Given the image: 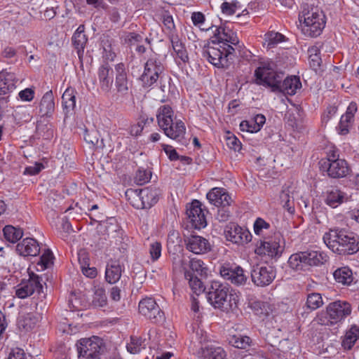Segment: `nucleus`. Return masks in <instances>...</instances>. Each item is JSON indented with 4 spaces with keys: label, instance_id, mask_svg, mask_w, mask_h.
Listing matches in <instances>:
<instances>
[{
    "label": "nucleus",
    "instance_id": "20",
    "mask_svg": "<svg viewBox=\"0 0 359 359\" xmlns=\"http://www.w3.org/2000/svg\"><path fill=\"white\" fill-rule=\"evenodd\" d=\"M321 168L326 170L330 177L332 178H340L346 176L349 168L345 160H337V161H323Z\"/></svg>",
    "mask_w": 359,
    "mask_h": 359
},
{
    "label": "nucleus",
    "instance_id": "13",
    "mask_svg": "<svg viewBox=\"0 0 359 359\" xmlns=\"http://www.w3.org/2000/svg\"><path fill=\"white\" fill-rule=\"evenodd\" d=\"M326 311L331 324H334L349 316L351 313V307L347 302L335 301L329 304Z\"/></svg>",
    "mask_w": 359,
    "mask_h": 359
},
{
    "label": "nucleus",
    "instance_id": "40",
    "mask_svg": "<svg viewBox=\"0 0 359 359\" xmlns=\"http://www.w3.org/2000/svg\"><path fill=\"white\" fill-rule=\"evenodd\" d=\"M189 267L193 272H196L201 276L206 277L208 272V268L201 259L193 258L189 260Z\"/></svg>",
    "mask_w": 359,
    "mask_h": 359
},
{
    "label": "nucleus",
    "instance_id": "51",
    "mask_svg": "<svg viewBox=\"0 0 359 359\" xmlns=\"http://www.w3.org/2000/svg\"><path fill=\"white\" fill-rule=\"evenodd\" d=\"M161 243L159 242L156 241L151 243L149 247V254L153 262L158 260L161 257Z\"/></svg>",
    "mask_w": 359,
    "mask_h": 359
},
{
    "label": "nucleus",
    "instance_id": "23",
    "mask_svg": "<svg viewBox=\"0 0 359 359\" xmlns=\"http://www.w3.org/2000/svg\"><path fill=\"white\" fill-rule=\"evenodd\" d=\"M16 252L21 256L38 255L40 252V247L36 240L32 238H26L16 245Z\"/></svg>",
    "mask_w": 359,
    "mask_h": 359
},
{
    "label": "nucleus",
    "instance_id": "8",
    "mask_svg": "<svg viewBox=\"0 0 359 359\" xmlns=\"http://www.w3.org/2000/svg\"><path fill=\"white\" fill-rule=\"evenodd\" d=\"M163 70L164 67L156 56H151L149 58L144 65V72L140 77L143 86L149 88L156 83Z\"/></svg>",
    "mask_w": 359,
    "mask_h": 359
},
{
    "label": "nucleus",
    "instance_id": "30",
    "mask_svg": "<svg viewBox=\"0 0 359 359\" xmlns=\"http://www.w3.org/2000/svg\"><path fill=\"white\" fill-rule=\"evenodd\" d=\"M39 322V317L33 313H27L20 316L18 320L20 329L29 331L33 329Z\"/></svg>",
    "mask_w": 359,
    "mask_h": 359
},
{
    "label": "nucleus",
    "instance_id": "39",
    "mask_svg": "<svg viewBox=\"0 0 359 359\" xmlns=\"http://www.w3.org/2000/svg\"><path fill=\"white\" fill-rule=\"evenodd\" d=\"M285 40V36L283 34L274 31L269 32L264 35V44L266 45L268 49L276 47Z\"/></svg>",
    "mask_w": 359,
    "mask_h": 359
},
{
    "label": "nucleus",
    "instance_id": "5",
    "mask_svg": "<svg viewBox=\"0 0 359 359\" xmlns=\"http://www.w3.org/2000/svg\"><path fill=\"white\" fill-rule=\"evenodd\" d=\"M299 20L302 22V31L306 36H319L325 26L323 12L318 6L309 3L302 5Z\"/></svg>",
    "mask_w": 359,
    "mask_h": 359
},
{
    "label": "nucleus",
    "instance_id": "21",
    "mask_svg": "<svg viewBox=\"0 0 359 359\" xmlns=\"http://www.w3.org/2000/svg\"><path fill=\"white\" fill-rule=\"evenodd\" d=\"M255 252L266 259L279 257L282 253L281 247L276 241H261L255 250Z\"/></svg>",
    "mask_w": 359,
    "mask_h": 359
},
{
    "label": "nucleus",
    "instance_id": "12",
    "mask_svg": "<svg viewBox=\"0 0 359 359\" xmlns=\"http://www.w3.org/2000/svg\"><path fill=\"white\" fill-rule=\"evenodd\" d=\"M224 233L226 240L233 243L243 244L251 241L250 233L246 229L233 222H231L225 226Z\"/></svg>",
    "mask_w": 359,
    "mask_h": 359
},
{
    "label": "nucleus",
    "instance_id": "29",
    "mask_svg": "<svg viewBox=\"0 0 359 359\" xmlns=\"http://www.w3.org/2000/svg\"><path fill=\"white\" fill-rule=\"evenodd\" d=\"M76 92L73 88H67L62 96V107L65 113V118L72 114L76 106Z\"/></svg>",
    "mask_w": 359,
    "mask_h": 359
},
{
    "label": "nucleus",
    "instance_id": "3",
    "mask_svg": "<svg viewBox=\"0 0 359 359\" xmlns=\"http://www.w3.org/2000/svg\"><path fill=\"white\" fill-rule=\"evenodd\" d=\"M208 302L215 309L228 313L238 306L239 297L229 285L212 281L207 294Z\"/></svg>",
    "mask_w": 359,
    "mask_h": 359
},
{
    "label": "nucleus",
    "instance_id": "33",
    "mask_svg": "<svg viewBox=\"0 0 359 359\" xmlns=\"http://www.w3.org/2000/svg\"><path fill=\"white\" fill-rule=\"evenodd\" d=\"M172 270L175 273L184 274L186 276V273H191L188 270L189 266V261L185 259L183 255H174L172 258Z\"/></svg>",
    "mask_w": 359,
    "mask_h": 359
},
{
    "label": "nucleus",
    "instance_id": "25",
    "mask_svg": "<svg viewBox=\"0 0 359 359\" xmlns=\"http://www.w3.org/2000/svg\"><path fill=\"white\" fill-rule=\"evenodd\" d=\"M348 199L347 194L337 188L332 187L327 190L325 193V202L327 205L333 208L347 201Z\"/></svg>",
    "mask_w": 359,
    "mask_h": 359
},
{
    "label": "nucleus",
    "instance_id": "58",
    "mask_svg": "<svg viewBox=\"0 0 359 359\" xmlns=\"http://www.w3.org/2000/svg\"><path fill=\"white\" fill-rule=\"evenodd\" d=\"M162 147L170 161H176L180 159V156L172 146L163 144Z\"/></svg>",
    "mask_w": 359,
    "mask_h": 359
},
{
    "label": "nucleus",
    "instance_id": "26",
    "mask_svg": "<svg viewBox=\"0 0 359 359\" xmlns=\"http://www.w3.org/2000/svg\"><path fill=\"white\" fill-rule=\"evenodd\" d=\"M55 110V102L53 95L51 90L46 93L42 97L40 104L39 113L41 117H50Z\"/></svg>",
    "mask_w": 359,
    "mask_h": 359
},
{
    "label": "nucleus",
    "instance_id": "11",
    "mask_svg": "<svg viewBox=\"0 0 359 359\" xmlns=\"http://www.w3.org/2000/svg\"><path fill=\"white\" fill-rule=\"evenodd\" d=\"M276 271L271 266H256L251 271L252 281L259 287H264L272 283Z\"/></svg>",
    "mask_w": 359,
    "mask_h": 359
},
{
    "label": "nucleus",
    "instance_id": "62",
    "mask_svg": "<svg viewBox=\"0 0 359 359\" xmlns=\"http://www.w3.org/2000/svg\"><path fill=\"white\" fill-rule=\"evenodd\" d=\"M252 123L253 121L252 119L250 121H243L240 124V129L242 131H246L250 133L258 132V130Z\"/></svg>",
    "mask_w": 359,
    "mask_h": 359
},
{
    "label": "nucleus",
    "instance_id": "50",
    "mask_svg": "<svg viewBox=\"0 0 359 359\" xmlns=\"http://www.w3.org/2000/svg\"><path fill=\"white\" fill-rule=\"evenodd\" d=\"M238 7V2L237 1H232L231 3L225 1L222 4L221 10L224 14L232 15L236 13Z\"/></svg>",
    "mask_w": 359,
    "mask_h": 359
},
{
    "label": "nucleus",
    "instance_id": "64",
    "mask_svg": "<svg viewBox=\"0 0 359 359\" xmlns=\"http://www.w3.org/2000/svg\"><path fill=\"white\" fill-rule=\"evenodd\" d=\"M191 20L194 25L200 27L205 21V15L201 12H194Z\"/></svg>",
    "mask_w": 359,
    "mask_h": 359
},
{
    "label": "nucleus",
    "instance_id": "57",
    "mask_svg": "<svg viewBox=\"0 0 359 359\" xmlns=\"http://www.w3.org/2000/svg\"><path fill=\"white\" fill-rule=\"evenodd\" d=\"M162 20L164 26L169 31V32L175 31V25L172 15L168 13H165L162 16Z\"/></svg>",
    "mask_w": 359,
    "mask_h": 359
},
{
    "label": "nucleus",
    "instance_id": "4",
    "mask_svg": "<svg viewBox=\"0 0 359 359\" xmlns=\"http://www.w3.org/2000/svg\"><path fill=\"white\" fill-rule=\"evenodd\" d=\"M172 116L173 111L170 106H161L156 114L158 124L168 137L177 141L182 146H187L189 139L185 137L184 123L181 120L174 121Z\"/></svg>",
    "mask_w": 359,
    "mask_h": 359
},
{
    "label": "nucleus",
    "instance_id": "44",
    "mask_svg": "<svg viewBox=\"0 0 359 359\" xmlns=\"http://www.w3.org/2000/svg\"><path fill=\"white\" fill-rule=\"evenodd\" d=\"M126 348L132 354L139 353L142 348H144L142 338L132 336L130 343L126 346Z\"/></svg>",
    "mask_w": 359,
    "mask_h": 359
},
{
    "label": "nucleus",
    "instance_id": "28",
    "mask_svg": "<svg viewBox=\"0 0 359 359\" xmlns=\"http://www.w3.org/2000/svg\"><path fill=\"white\" fill-rule=\"evenodd\" d=\"M359 339V326L352 325L341 339V346L344 350H351Z\"/></svg>",
    "mask_w": 359,
    "mask_h": 359
},
{
    "label": "nucleus",
    "instance_id": "9",
    "mask_svg": "<svg viewBox=\"0 0 359 359\" xmlns=\"http://www.w3.org/2000/svg\"><path fill=\"white\" fill-rule=\"evenodd\" d=\"M219 274L226 280L236 286L245 285L248 277L243 269L232 263H224L219 267Z\"/></svg>",
    "mask_w": 359,
    "mask_h": 359
},
{
    "label": "nucleus",
    "instance_id": "37",
    "mask_svg": "<svg viewBox=\"0 0 359 359\" xmlns=\"http://www.w3.org/2000/svg\"><path fill=\"white\" fill-rule=\"evenodd\" d=\"M229 342L235 348L245 349L251 346L252 339L248 336L238 334L230 335Z\"/></svg>",
    "mask_w": 359,
    "mask_h": 359
},
{
    "label": "nucleus",
    "instance_id": "63",
    "mask_svg": "<svg viewBox=\"0 0 359 359\" xmlns=\"http://www.w3.org/2000/svg\"><path fill=\"white\" fill-rule=\"evenodd\" d=\"M78 260L79 264L81 265V269H83L86 266H88L90 265L89 258L88 254L85 250H80L78 253Z\"/></svg>",
    "mask_w": 359,
    "mask_h": 359
},
{
    "label": "nucleus",
    "instance_id": "27",
    "mask_svg": "<svg viewBox=\"0 0 359 359\" xmlns=\"http://www.w3.org/2000/svg\"><path fill=\"white\" fill-rule=\"evenodd\" d=\"M17 81L13 73L0 72V95H6L15 89Z\"/></svg>",
    "mask_w": 359,
    "mask_h": 359
},
{
    "label": "nucleus",
    "instance_id": "61",
    "mask_svg": "<svg viewBox=\"0 0 359 359\" xmlns=\"http://www.w3.org/2000/svg\"><path fill=\"white\" fill-rule=\"evenodd\" d=\"M228 147L234 151H239L241 149V144L239 140L234 135L227 137L226 140Z\"/></svg>",
    "mask_w": 359,
    "mask_h": 359
},
{
    "label": "nucleus",
    "instance_id": "55",
    "mask_svg": "<svg viewBox=\"0 0 359 359\" xmlns=\"http://www.w3.org/2000/svg\"><path fill=\"white\" fill-rule=\"evenodd\" d=\"M44 165L41 163H35L34 165L28 166L24 171L25 175H36L39 174L43 169Z\"/></svg>",
    "mask_w": 359,
    "mask_h": 359
},
{
    "label": "nucleus",
    "instance_id": "10",
    "mask_svg": "<svg viewBox=\"0 0 359 359\" xmlns=\"http://www.w3.org/2000/svg\"><path fill=\"white\" fill-rule=\"evenodd\" d=\"M139 312L154 323L164 319V313L153 298H145L139 303Z\"/></svg>",
    "mask_w": 359,
    "mask_h": 359
},
{
    "label": "nucleus",
    "instance_id": "41",
    "mask_svg": "<svg viewBox=\"0 0 359 359\" xmlns=\"http://www.w3.org/2000/svg\"><path fill=\"white\" fill-rule=\"evenodd\" d=\"M184 278L189 281V286L194 293L199 294L201 292L204 291V287L202 281L191 272L186 273V276Z\"/></svg>",
    "mask_w": 359,
    "mask_h": 359
},
{
    "label": "nucleus",
    "instance_id": "2",
    "mask_svg": "<svg viewBox=\"0 0 359 359\" xmlns=\"http://www.w3.org/2000/svg\"><path fill=\"white\" fill-rule=\"evenodd\" d=\"M324 243L333 252L353 255L359 251V236L344 229H330L323 236Z\"/></svg>",
    "mask_w": 359,
    "mask_h": 359
},
{
    "label": "nucleus",
    "instance_id": "14",
    "mask_svg": "<svg viewBox=\"0 0 359 359\" xmlns=\"http://www.w3.org/2000/svg\"><path fill=\"white\" fill-rule=\"evenodd\" d=\"M43 286L41 278L33 274L27 280H23L15 287V296L20 299H25L31 296L35 291L40 292Z\"/></svg>",
    "mask_w": 359,
    "mask_h": 359
},
{
    "label": "nucleus",
    "instance_id": "31",
    "mask_svg": "<svg viewBox=\"0 0 359 359\" xmlns=\"http://www.w3.org/2000/svg\"><path fill=\"white\" fill-rule=\"evenodd\" d=\"M122 273L121 266L117 262H111L107 264L105 278L109 283H116L121 278Z\"/></svg>",
    "mask_w": 359,
    "mask_h": 359
},
{
    "label": "nucleus",
    "instance_id": "46",
    "mask_svg": "<svg viewBox=\"0 0 359 359\" xmlns=\"http://www.w3.org/2000/svg\"><path fill=\"white\" fill-rule=\"evenodd\" d=\"M323 304V299L319 293H311L307 297L306 306L311 310H316Z\"/></svg>",
    "mask_w": 359,
    "mask_h": 359
},
{
    "label": "nucleus",
    "instance_id": "48",
    "mask_svg": "<svg viewBox=\"0 0 359 359\" xmlns=\"http://www.w3.org/2000/svg\"><path fill=\"white\" fill-rule=\"evenodd\" d=\"M230 205H222L219 206L216 219L220 222H224L229 220L231 215V211L230 210Z\"/></svg>",
    "mask_w": 359,
    "mask_h": 359
},
{
    "label": "nucleus",
    "instance_id": "59",
    "mask_svg": "<svg viewBox=\"0 0 359 359\" xmlns=\"http://www.w3.org/2000/svg\"><path fill=\"white\" fill-rule=\"evenodd\" d=\"M18 95L22 101L30 102L34 99V90L32 88H27L21 90Z\"/></svg>",
    "mask_w": 359,
    "mask_h": 359
},
{
    "label": "nucleus",
    "instance_id": "42",
    "mask_svg": "<svg viewBox=\"0 0 359 359\" xmlns=\"http://www.w3.org/2000/svg\"><path fill=\"white\" fill-rule=\"evenodd\" d=\"M309 65L316 72L320 67L322 60L320 56V50L318 47L313 46L309 49Z\"/></svg>",
    "mask_w": 359,
    "mask_h": 359
},
{
    "label": "nucleus",
    "instance_id": "24",
    "mask_svg": "<svg viewBox=\"0 0 359 359\" xmlns=\"http://www.w3.org/2000/svg\"><path fill=\"white\" fill-rule=\"evenodd\" d=\"M207 199L215 206L230 205L232 200L225 189L215 187L207 194Z\"/></svg>",
    "mask_w": 359,
    "mask_h": 359
},
{
    "label": "nucleus",
    "instance_id": "56",
    "mask_svg": "<svg viewBox=\"0 0 359 359\" xmlns=\"http://www.w3.org/2000/svg\"><path fill=\"white\" fill-rule=\"evenodd\" d=\"M142 36L140 34L134 32L128 34L125 38L126 43L129 46H136L138 43L142 41Z\"/></svg>",
    "mask_w": 359,
    "mask_h": 359
},
{
    "label": "nucleus",
    "instance_id": "32",
    "mask_svg": "<svg viewBox=\"0 0 359 359\" xmlns=\"http://www.w3.org/2000/svg\"><path fill=\"white\" fill-rule=\"evenodd\" d=\"M139 193L142 194L144 209L150 208L156 204L158 200L159 192L156 189L145 188L140 189Z\"/></svg>",
    "mask_w": 359,
    "mask_h": 359
},
{
    "label": "nucleus",
    "instance_id": "16",
    "mask_svg": "<svg viewBox=\"0 0 359 359\" xmlns=\"http://www.w3.org/2000/svg\"><path fill=\"white\" fill-rule=\"evenodd\" d=\"M222 46L208 44L203 50V55L210 63L217 67H226L228 66V59L224 56Z\"/></svg>",
    "mask_w": 359,
    "mask_h": 359
},
{
    "label": "nucleus",
    "instance_id": "38",
    "mask_svg": "<svg viewBox=\"0 0 359 359\" xmlns=\"http://www.w3.org/2000/svg\"><path fill=\"white\" fill-rule=\"evenodd\" d=\"M3 232L5 239L13 243L18 242L23 236V231L20 228H16L11 225H6L4 228Z\"/></svg>",
    "mask_w": 359,
    "mask_h": 359
},
{
    "label": "nucleus",
    "instance_id": "49",
    "mask_svg": "<svg viewBox=\"0 0 359 359\" xmlns=\"http://www.w3.org/2000/svg\"><path fill=\"white\" fill-rule=\"evenodd\" d=\"M353 121L350 119H344V116H341L339 125L337 126V130L339 134L344 135L349 133V129L353 124Z\"/></svg>",
    "mask_w": 359,
    "mask_h": 359
},
{
    "label": "nucleus",
    "instance_id": "17",
    "mask_svg": "<svg viewBox=\"0 0 359 359\" xmlns=\"http://www.w3.org/2000/svg\"><path fill=\"white\" fill-rule=\"evenodd\" d=\"M187 215L192 227L196 229L204 228L207 225L205 214L201 208V203L194 200L187 209Z\"/></svg>",
    "mask_w": 359,
    "mask_h": 359
},
{
    "label": "nucleus",
    "instance_id": "22",
    "mask_svg": "<svg viewBox=\"0 0 359 359\" xmlns=\"http://www.w3.org/2000/svg\"><path fill=\"white\" fill-rule=\"evenodd\" d=\"M113 69L108 63L102 64L98 69L97 76L102 91L107 93L113 83Z\"/></svg>",
    "mask_w": 359,
    "mask_h": 359
},
{
    "label": "nucleus",
    "instance_id": "1",
    "mask_svg": "<svg viewBox=\"0 0 359 359\" xmlns=\"http://www.w3.org/2000/svg\"><path fill=\"white\" fill-rule=\"evenodd\" d=\"M257 83L270 87L273 92L293 95L302 87L298 76H291L283 80V74L276 72L269 64H264L255 72Z\"/></svg>",
    "mask_w": 359,
    "mask_h": 359
},
{
    "label": "nucleus",
    "instance_id": "53",
    "mask_svg": "<svg viewBox=\"0 0 359 359\" xmlns=\"http://www.w3.org/2000/svg\"><path fill=\"white\" fill-rule=\"evenodd\" d=\"M72 42L76 48L83 49L87 42V37L85 34L74 33L72 36Z\"/></svg>",
    "mask_w": 359,
    "mask_h": 359
},
{
    "label": "nucleus",
    "instance_id": "7",
    "mask_svg": "<svg viewBox=\"0 0 359 359\" xmlns=\"http://www.w3.org/2000/svg\"><path fill=\"white\" fill-rule=\"evenodd\" d=\"M79 358L85 359H100L104 346L101 339L97 337L81 339L77 344Z\"/></svg>",
    "mask_w": 359,
    "mask_h": 359
},
{
    "label": "nucleus",
    "instance_id": "43",
    "mask_svg": "<svg viewBox=\"0 0 359 359\" xmlns=\"http://www.w3.org/2000/svg\"><path fill=\"white\" fill-rule=\"evenodd\" d=\"M290 191L289 188L284 189L280 194V201L283 207L285 208L289 212L292 213L294 210L293 205V201L290 198H293L290 196Z\"/></svg>",
    "mask_w": 359,
    "mask_h": 359
},
{
    "label": "nucleus",
    "instance_id": "52",
    "mask_svg": "<svg viewBox=\"0 0 359 359\" xmlns=\"http://www.w3.org/2000/svg\"><path fill=\"white\" fill-rule=\"evenodd\" d=\"M151 172L146 170H138L135 175V182L142 185L148 182L151 179Z\"/></svg>",
    "mask_w": 359,
    "mask_h": 359
},
{
    "label": "nucleus",
    "instance_id": "54",
    "mask_svg": "<svg viewBox=\"0 0 359 359\" xmlns=\"http://www.w3.org/2000/svg\"><path fill=\"white\" fill-rule=\"evenodd\" d=\"M269 223L260 217H258L254 223V231L257 235L261 234L264 229H269Z\"/></svg>",
    "mask_w": 359,
    "mask_h": 359
},
{
    "label": "nucleus",
    "instance_id": "35",
    "mask_svg": "<svg viewBox=\"0 0 359 359\" xmlns=\"http://www.w3.org/2000/svg\"><path fill=\"white\" fill-rule=\"evenodd\" d=\"M333 276L335 280L342 285H350L353 280L352 271L348 266L337 269Z\"/></svg>",
    "mask_w": 359,
    "mask_h": 359
},
{
    "label": "nucleus",
    "instance_id": "6",
    "mask_svg": "<svg viewBox=\"0 0 359 359\" xmlns=\"http://www.w3.org/2000/svg\"><path fill=\"white\" fill-rule=\"evenodd\" d=\"M327 260L323 252L309 250L292 254L288 259L289 266L295 271H306L310 266H318Z\"/></svg>",
    "mask_w": 359,
    "mask_h": 359
},
{
    "label": "nucleus",
    "instance_id": "60",
    "mask_svg": "<svg viewBox=\"0 0 359 359\" xmlns=\"http://www.w3.org/2000/svg\"><path fill=\"white\" fill-rule=\"evenodd\" d=\"M357 111L358 107L356 103L353 102H351L346 109L345 114L343 115L344 116V119L346 118L347 120L348 118L353 122L354 115Z\"/></svg>",
    "mask_w": 359,
    "mask_h": 359
},
{
    "label": "nucleus",
    "instance_id": "34",
    "mask_svg": "<svg viewBox=\"0 0 359 359\" xmlns=\"http://www.w3.org/2000/svg\"><path fill=\"white\" fill-rule=\"evenodd\" d=\"M226 353L223 348L212 345L202 348V357L204 359H224Z\"/></svg>",
    "mask_w": 359,
    "mask_h": 359
},
{
    "label": "nucleus",
    "instance_id": "19",
    "mask_svg": "<svg viewBox=\"0 0 359 359\" xmlns=\"http://www.w3.org/2000/svg\"><path fill=\"white\" fill-rule=\"evenodd\" d=\"M116 78L115 87L118 95L124 97L128 95L130 82L128 79L125 65L121 62L115 66Z\"/></svg>",
    "mask_w": 359,
    "mask_h": 359
},
{
    "label": "nucleus",
    "instance_id": "47",
    "mask_svg": "<svg viewBox=\"0 0 359 359\" xmlns=\"http://www.w3.org/2000/svg\"><path fill=\"white\" fill-rule=\"evenodd\" d=\"M172 47L175 52L177 56L180 58L182 61L186 62L189 60V56L187 54V51L184 46V44L180 41L177 43L172 45Z\"/></svg>",
    "mask_w": 359,
    "mask_h": 359
},
{
    "label": "nucleus",
    "instance_id": "18",
    "mask_svg": "<svg viewBox=\"0 0 359 359\" xmlns=\"http://www.w3.org/2000/svg\"><path fill=\"white\" fill-rule=\"evenodd\" d=\"M186 248L196 255H202L211 250V245L208 239L204 237L191 235L185 240Z\"/></svg>",
    "mask_w": 359,
    "mask_h": 359
},
{
    "label": "nucleus",
    "instance_id": "15",
    "mask_svg": "<svg viewBox=\"0 0 359 359\" xmlns=\"http://www.w3.org/2000/svg\"><path fill=\"white\" fill-rule=\"evenodd\" d=\"M211 43L215 46H223L226 43L236 46L239 40L236 34L226 25L215 26Z\"/></svg>",
    "mask_w": 359,
    "mask_h": 359
},
{
    "label": "nucleus",
    "instance_id": "36",
    "mask_svg": "<svg viewBox=\"0 0 359 359\" xmlns=\"http://www.w3.org/2000/svg\"><path fill=\"white\" fill-rule=\"evenodd\" d=\"M140 189H128L125 195L130 203L136 209H144V202L142 198V194L139 193Z\"/></svg>",
    "mask_w": 359,
    "mask_h": 359
},
{
    "label": "nucleus",
    "instance_id": "45",
    "mask_svg": "<svg viewBox=\"0 0 359 359\" xmlns=\"http://www.w3.org/2000/svg\"><path fill=\"white\" fill-rule=\"evenodd\" d=\"M93 303L95 306L102 307L107 303L105 290L102 287H95Z\"/></svg>",
    "mask_w": 359,
    "mask_h": 359
}]
</instances>
